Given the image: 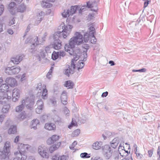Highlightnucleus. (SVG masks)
I'll list each match as a JSON object with an SVG mask.
<instances>
[{"mask_svg":"<svg viewBox=\"0 0 160 160\" xmlns=\"http://www.w3.org/2000/svg\"><path fill=\"white\" fill-rule=\"evenodd\" d=\"M11 98V97L7 94H4V96L0 94V104H3Z\"/></svg>","mask_w":160,"mask_h":160,"instance_id":"obj_16","label":"nucleus"},{"mask_svg":"<svg viewBox=\"0 0 160 160\" xmlns=\"http://www.w3.org/2000/svg\"><path fill=\"white\" fill-rule=\"evenodd\" d=\"M37 45H34V44H32L30 48H29V51L31 52H32L33 49H35V47Z\"/></svg>","mask_w":160,"mask_h":160,"instance_id":"obj_59","label":"nucleus"},{"mask_svg":"<svg viewBox=\"0 0 160 160\" xmlns=\"http://www.w3.org/2000/svg\"><path fill=\"white\" fill-rule=\"evenodd\" d=\"M154 117L152 113H148L145 115L143 119L145 121H147L148 122H150L154 119Z\"/></svg>","mask_w":160,"mask_h":160,"instance_id":"obj_21","label":"nucleus"},{"mask_svg":"<svg viewBox=\"0 0 160 160\" xmlns=\"http://www.w3.org/2000/svg\"><path fill=\"white\" fill-rule=\"evenodd\" d=\"M10 106L9 104L3 105L2 109V111L3 113H6L8 112Z\"/></svg>","mask_w":160,"mask_h":160,"instance_id":"obj_34","label":"nucleus"},{"mask_svg":"<svg viewBox=\"0 0 160 160\" xmlns=\"http://www.w3.org/2000/svg\"><path fill=\"white\" fill-rule=\"evenodd\" d=\"M51 48L50 46H47L45 48V51L47 53L50 52V51Z\"/></svg>","mask_w":160,"mask_h":160,"instance_id":"obj_62","label":"nucleus"},{"mask_svg":"<svg viewBox=\"0 0 160 160\" xmlns=\"http://www.w3.org/2000/svg\"><path fill=\"white\" fill-rule=\"evenodd\" d=\"M91 160H103L100 157H96L93 159L92 158Z\"/></svg>","mask_w":160,"mask_h":160,"instance_id":"obj_64","label":"nucleus"},{"mask_svg":"<svg viewBox=\"0 0 160 160\" xmlns=\"http://www.w3.org/2000/svg\"><path fill=\"white\" fill-rule=\"evenodd\" d=\"M23 57V55H18L15 57L12 58L11 59V62L14 64H18L22 60Z\"/></svg>","mask_w":160,"mask_h":160,"instance_id":"obj_12","label":"nucleus"},{"mask_svg":"<svg viewBox=\"0 0 160 160\" xmlns=\"http://www.w3.org/2000/svg\"><path fill=\"white\" fill-rule=\"evenodd\" d=\"M95 15V14L94 13H92V14L90 13L89 14L88 16V19L89 20H91L92 19L94 18V16Z\"/></svg>","mask_w":160,"mask_h":160,"instance_id":"obj_51","label":"nucleus"},{"mask_svg":"<svg viewBox=\"0 0 160 160\" xmlns=\"http://www.w3.org/2000/svg\"><path fill=\"white\" fill-rule=\"evenodd\" d=\"M74 72L73 70L71 69L69 66L68 68L65 70L64 73L67 76H69L70 74H72Z\"/></svg>","mask_w":160,"mask_h":160,"instance_id":"obj_35","label":"nucleus"},{"mask_svg":"<svg viewBox=\"0 0 160 160\" xmlns=\"http://www.w3.org/2000/svg\"><path fill=\"white\" fill-rule=\"evenodd\" d=\"M16 3L14 2H11L9 5L8 9L11 14H13L15 13L16 11L15 7Z\"/></svg>","mask_w":160,"mask_h":160,"instance_id":"obj_17","label":"nucleus"},{"mask_svg":"<svg viewBox=\"0 0 160 160\" xmlns=\"http://www.w3.org/2000/svg\"><path fill=\"white\" fill-rule=\"evenodd\" d=\"M77 9L78 6H71L70 10H69L70 15H72L74 14Z\"/></svg>","mask_w":160,"mask_h":160,"instance_id":"obj_33","label":"nucleus"},{"mask_svg":"<svg viewBox=\"0 0 160 160\" xmlns=\"http://www.w3.org/2000/svg\"><path fill=\"white\" fill-rule=\"evenodd\" d=\"M52 160H67V157L65 155L60 156L55 155L52 158Z\"/></svg>","mask_w":160,"mask_h":160,"instance_id":"obj_23","label":"nucleus"},{"mask_svg":"<svg viewBox=\"0 0 160 160\" xmlns=\"http://www.w3.org/2000/svg\"><path fill=\"white\" fill-rule=\"evenodd\" d=\"M102 144L101 142H97L93 144L92 145V148L96 150L99 149L101 147Z\"/></svg>","mask_w":160,"mask_h":160,"instance_id":"obj_30","label":"nucleus"},{"mask_svg":"<svg viewBox=\"0 0 160 160\" xmlns=\"http://www.w3.org/2000/svg\"><path fill=\"white\" fill-rule=\"evenodd\" d=\"M77 143L76 141H74L72 144L70 146V148L71 149H73L75 146L77 144Z\"/></svg>","mask_w":160,"mask_h":160,"instance_id":"obj_56","label":"nucleus"},{"mask_svg":"<svg viewBox=\"0 0 160 160\" xmlns=\"http://www.w3.org/2000/svg\"><path fill=\"white\" fill-rule=\"evenodd\" d=\"M11 148L10 142H6L4 144L3 150L0 151V158L1 160H7L8 159Z\"/></svg>","mask_w":160,"mask_h":160,"instance_id":"obj_5","label":"nucleus"},{"mask_svg":"<svg viewBox=\"0 0 160 160\" xmlns=\"http://www.w3.org/2000/svg\"><path fill=\"white\" fill-rule=\"evenodd\" d=\"M153 151L152 150H150L148 151V153L149 157H152L153 154Z\"/></svg>","mask_w":160,"mask_h":160,"instance_id":"obj_63","label":"nucleus"},{"mask_svg":"<svg viewBox=\"0 0 160 160\" xmlns=\"http://www.w3.org/2000/svg\"><path fill=\"white\" fill-rule=\"evenodd\" d=\"M83 42L82 35L80 32H76L73 37L69 40L68 44H66L65 47V50L67 52L72 49L75 45H80Z\"/></svg>","mask_w":160,"mask_h":160,"instance_id":"obj_2","label":"nucleus"},{"mask_svg":"<svg viewBox=\"0 0 160 160\" xmlns=\"http://www.w3.org/2000/svg\"><path fill=\"white\" fill-rule=\"evenodd\" d=\"M89 2H87V7H88V8H91V10L95 12H97L98 9L97 5L95 3L89 4Z\"/></svg>","mask_w":160,"mask_h":160,"instance_id":"obj_22","label":"nucleus"},{"mask_svg":"<svg viewBox=\"0 0 160 160\" xmlns=\"http://www.w3.org/2000/svg\"><path fill=\"white\" fill-rule=\"evenodd\" d=\"M21 91L17 88H14L12 91V100L14 102H16L19 99L20 96Z\"/></svg>","mask_w":160,"mask_h":160,"instance_id":"obj_10","label":"nucleus"},{"mask_svg":"<svg viewBox=\"0 0 160 160\" xmlns=\"http://www.w3.org/2000/svg\"><path fill=\"white\" fill-rule=\"evenodd\" d=\"M82 47L85 49L86 51H85V52L86 53V52L88 49L89 48V45L87 44H84L83 45Z\"/></svg>","mask_w":160,"mask_h":160,"instance_id":"obj_57","label":"nucleus"},{"mask_svg":"<svg viewBox=\"0 0 160 160\" xmlns=\"http://www.w3.org/2000/svg\"><path fill=\"white\" fill-rule=\"evenodd\" d=\"M43 108H41L40 106L39 107H37L36 109V112L37 113L39 114L42 112V109Z\"/></svg>","mask_w":160,"mask_h":160,"instance_id":"obj_53","label":"nucleus"},{"mask_svg":"<svg viewBox=\"0 0 160 160\" xmlns=\"http://www.w3.org/2000/svg\"><path fill=\"white\" fill-rule=\"evenodd\" d=\"M74 85L73 82L70 80L66 81L65 82L64 86L68 89H72L73 88Z\"/></svg>","mask_w":160,"mask_h":160,"instance_id":"obj_27","label":"nucleus"},{"mask_svg":"<svg viewBox=\"0 0 160 160\" xmlns=\"http://www.w3.org/2000/svg\"><path fill=\"white\" fill-rule=\"evenodd\" d=\"M50 102L53 104V105H55L57 103V101L56 99L54 98H52L50 99Z\"/></svg>","mask_w":160,"mask_h":160,"instance_id":"obj_55","label":"nucleus"},{"mask_svg":"<svg viewBox=\"0 0 160 160\" xmlns=\"http://www.w3.org/2000/svg\"><path fill=\"white\" fill-rule=\"evenodd\" d=\"M34 103V100L33 96L27 97L25 99L22 100L21 105L17 106L16 108V112H21L24 108V105H26L27 108L30 110L33 108V106Z\"/></svg>","mask_w":160,"mask_h":160,"instance_id":"obj_3","label":"nucleus"},{"mask_svg":"<svg viewBox=\"0 0 160 160\" xmlns=\"http://www.w3.org/2000/svg\"><path fill=\"white\" fill-rule=\"evenodd\" d=\"M54 0H43L41 3L42 6L45 8L51 7L52 5L50 2H54Z\"/></svg>","mask_w":160,"mask_h":160,"instance_id":"obj_15","label":"nucleus"},{"mask_svg":"<svg viewBox=\"0 0 160 160\" xmlns=\"http://www.w3.org/2000/svg\"><path fill=\"white\" fill-rule=\"evenodd\" d=\"M90 33L87 32L84 33V37L83 38V40L85 42H88L90 38Z\"/></svg>","mask_w":160,"mask_h":160,"instance_id":"obj_38","label":"nucleus"},{"mask_svg":"<svg viewBox=\"0 0 160 160\" xmlns=\"http://www.w3.org/2000/svg\"><path fill=\"white\" fill-rule=\"evenodd\" d=\"M20 68L18 66H14L11 67H8L5 70V72L9 75L16 74L20 71Z\"/></svg>","mask_w":160,"mask_h":160,"instance_id":"obj_8","label":"nucleus"},{"mask_svg":"<svg viewBox=\"0 0 160 160\" xmlns=\"http://www.w3.org/2000/svg\"><path fill=\"white\" fill-rule=\"evenodd\" d=\"M61 99L62 103L63 104H66L67 98L65 91L63 92L61 96Z\"/></svg>","mask_w":160,"mask_h":160,"instance_id":"obj_24","label":"nucleus"},{"mask_svg":"<svg viewBox=\"0 0 160 160\" xmlns=\"http://www.w3.org/2000/svg\"><path fill=\"white\" fill-rule=\"evenodd\" d=\"M59 57L58 52H53L52 54V58L53 60H55Z\"/></svg>","mask_w":160,"mask_h":160,"instance_id":"obj_42","label":"nucleus"},{"mask_svg":"<svg viewBox=\"0 0 160 160\" xmlns=\"http://www.w3.org/2000/svg\"><path fill=\"white\" fill-rule=\"evenodd\" d=\"M46 85L43 86V90L42 93V96L44 99H46L48 97V91L46 88Z\"/></svg>","mask_w":160,"mask_h":160,"instance_id":"obj_25","label":"nucleus"},{"mask_svg":"<svg viewBox=\"0 0 160 160\" xmlns=\"http://www.w3.org/2000/svg\"><path fill=\"white\" fill-rule=\"evenodd\" d=\"M58 145H54L50 147L49 148V151L51 153H52L54 151L57 149L61 144V143L60 142L58 143Z\"/></svg>","mask_w":160,"mask_h":160,"instance_id":"obj_31","label":"nucleus"},{"mask_svg":"<svg viewBox=\"0 0 160 160\" xmlns=\"http://www.w3.org/2000/svg\"><path fill=\"white\" fill-rule=\"evenodd\" d=\"M15 20L14 18H11V19L10 20L9 22L8 23V25L10 26L14 24L15 23Z\"/></svg>","mask_w":160,"mask_h":160,"instance_id":"obj_58","label":"nucleus"},{"mask_svg":"<svg viewBox=\"0 0 160 160\" xmlns=\"http://www.w3.org/2000/svg\"><path fill=\"white\" fill-rule=\"evenodd\" d=\"M37 104L38 106L37 107L40 106L42 108H43V102L41 99H39L37 101Z\"/></svg>","mask_w":160,"mask_h":160,"instance_id":"obj_45","label":"nucleus"},{"mask_svg":"<svg viewBox=\"0 0 160 160\" xmlns=\"http://www.w3.org/2000/svg\"><path fill=\"white\" fill-rule=\"evenodd\" d=\"M39 123V121L38 119H36L33 120L31 122L30 128H33L34 129H37V126Z\"/></svg>","mask_w":160,"mask_h":160,"instance_id":"obj_26","label":"nucleus"},{"mask_svg":"<svg viewBox=\"0 0 160 160\" xmlns=\"http://www.w3.org/2000/svg\"><path fill=\"white\" fill-rule=\"evenodd\" d=\"M102 153L106 159H109L112 155V151L110 146L105 145L102 147Z\"/></svg>","mask_w":160,"mask_h":160,"instance_id":"obj_7","label":"nucleus"},{"mask_svg":"<svg viewBox=\"0 0 160 160\" xmlns=\"http://www.w3.org/2000/svg\"><path fill=\"white\" fill-rule=\"evenodd\" d=\"M30 146L28 144H25L22 143H19L18 146V149L19 151L15 152L14 154L15 155L21 158V160H25L27 158V156L26 151L27 150L30 148Z\"/></svg>","mask_w":160,"mask_h":160,"instance_id":"obj_4","label":"nucleus"},{"mask_svg":"<svg viewBox=\"0 0 160 160\" xmlns=\"http://www.w3.org/2000/svg\"><path fill=\"white\" fill-rule=\"evenodd\" d=\"M58 52L59 57H64L66 55L65 52L62 51H60V52Z\"/></svg>","mask_w":160,"mask_h":160,"instance_id":"obj_50","label":"nucleus"},{"mask_svg":"<svg viewBox=\"0 0 160 160\" xmlns=\"http://www.w3.org/2000/svg\"><path fill=\"white\" fill-rule=\"evenodd\" d=\"M29 41H30V43L31 44L38 45L39 44V42L38 40V37L37 36H34Z\"/></svg>","mask_w":160,"mask_h":160,"instance_id":"obj_28","label":"nucleus"},{"mask_svg":"<svg viewBox=\"0 0 160 160\" xmlns=\"http://www.w3.org/2000/svg\"><path fill=\"white\" fill-rule=\"evenodd\" d=\"M119 142V138L116 137L113 139L110 142V143L111 146L114 148H116L118 145Z\"/></svg>","mask_w":160,"mask_h":160,"instance_id":"obj_18","label":"nucleus"},{"mask_svg":"<svg viewBox=\"0 0 160 160\" xmlns=\"http://www.w3.org/2000/svg\"><path fill=\"white\" fill-rule=\"evenodd\" d=\"M77 123L75 121H74L73 118L72 119V121L71 123V124L69 125L68 126V128H71L73 126H77Z\"/></svg>","mask_w":160,"mask_h":160,"instance_id":"obj_46","label":"nucleus"},{"mask_svg":"<svg viewBox=\"0 0 160 160\" xmlns=\"http://www.w3.org/2000/svg\"><path fill=\"white\" fill-rule=\"evenodd\" d=\"M157 154L159 157L158 158V160H160V147H158L157 150Z\"/></svg>","mask_w":160,"mask_h":160,"instance_id":"obj_61","label":"nucleus"},{"mask_svg":"<svg viewBox=\"0 0 160 160\" xmlns=\"http://www.w3.org/2000/svg\"><path fill=\"white\" fill-rule=\"evenodd\" d=\"M9 88L8 86L6 84H3L0 86V94L4 96L8 91Z\"/></svg>","mask_w":160,"mask_h":160,"instance_id":"obj_13","label":"nucleus"},{"mask_svg":"<svg viewBox=\"0 0 160 160\" xmlns=\"http://www.w3.org/2000/svg\"><path fill=\"white\" fill-rule=\"evenodd\" d=\"M60 138L59 136L54 135H52L51 137L49 138L47 141L48 144L50 145L53 143Z\"/></svg>","mask_w":160,"mask_h":160,"instance_id":"obj_14","label":"nucleus"},{"mask_svg":"<svg viewBox=\"0 0 160 160\" xmlns=\"http://www.w3.org/2000/svg\"><path fill=\"white\" fill-rule=\"evenodd\" d=\"M80 133V130L79 129H77L75 130L72 134V136L74 137H76Z\"/></svg>","mask_w":160,"mask_h":160,"instance_id":"obj_44","label":"nucleus"},{"mask_svg":"<svg viewBox=\"0 0 160 160\" xmlns=\"http://www.w3.org/2000/svg\"><path fill=\"white\" fill-rule=\"evenodd\" d=\"M45 52L44 51H41L40 52V54L38 55L37 57L39 61H40L42 58H43L45 57Z\"/></svg>","mask_w":160,"mask_h":160,"instance_id":"obj_39","label":"nucleus"},{"mask_svg":"<svg viewBox=\"0 0 160 160\" xmlns=\"http://www.w3.org/2000/svg\"><path fill=\"white\" fill-rule=\"evenodd\" d=\"M5 82L8 83L11 87H13L16 84V81L15 79L13 78H7Z\"/></svg>","mask_w":160,"mask_h":160,"instance_id":"obj_19","label":"nucleus"},{"mask_svg":"<svg viewBox=\"0 0 160 160\" xmlns=\"http://www.w3.org/2000/svg\"><path fill=\"white\" fill-rule=\"evenodd\" d=\"M26 8V7L22 3L19 6L17 9V10L18 12H22L25 11Z\"/></svg>","mask_w":160,"mask_h":160,"instance_id":"obj_36","label":"nucleus"},{"mask_svg":"<svg viewBox=\"0 0 160 160\" xmlns=\"http://www.w3.org/2000/svg\"><path fill=\"white\" fill-rule=\"evenodd\" d=\"M61 27H62V31H58L53 35L54 42L52 44V47L55 49L58 50L61 48L62 42L59 38L62 36L64 38H66L70 33L72 26L69 25H65L63 23L61 25Z\"/></svg>","mask_w":160,"mask_h":160,"instance_id":"obj_1","label":"nucleus"},{"mask_svg":"<svg viewBox=\"0 0 160 160\" xmlns=\"http://www.w3.org/2000/svg\"><path fill=\"white\" fill-rule=\"evenodd\" d=\"M18 118L20 121H22L25 118H27L26 112H22L18 116Z\"/></svg>","mask_w":160,"mask_h":160,"instance_id":"obj_32","label":"nucleus"},{"mask_svg":"<svg viewBox=\"0 0 160 160\" xmlns=\"http://www.w3.org/2000/svg\"><path fill=\"white\" fill-rule=\"evenodd\" d=\"M4 6L1 4H0V16L4 10Z\"/></svg>","mask_w":160,"mask_h":160,"instance_id":"obj_54","label":"nucleus"},{"mask_svg":"<svg viewBox=\"0 0 160 160\" xmlns=\"http://www.w3.org/2000/svg\"><path fill=\"white\" fill-rule=\"evenodd\" d=\"M72 49H70V51L69 53L71 55L73 56V58L72 60V62H73V61H77L78 59L79 58L81 59H82L83 58V52H85V51H84L82 52V51L80 49H77L74 50H73Z\"/></svg>","mask_w":160,"mask_h":160,"instance_id":"obj_6","label":"nucleus"},{"mask_svg":"<svg viewBox=\"0 0 160 160\" xmlns=\"http://www.w3.org/2000/svg\"><path fill=\"white\" fill-rule=\"evenodd\" d=\"M62 16L64 18H66L70 15L69 10L65 9L63 12L62 13Z\"/></svg>","mask_w":160,"mask_h":160,"instance_id":"obj_37","label":"nucleus"},{"mask_svg":"<svg viewBox=\"0 0 160 160\" xmlns=\"http://www.w3.org/2000/svg\"><path fill=\"white\" fill-rule=\"evenodd\" d=\"M141 21V19L140 18H138V19L137 20L136 22L133 21L130 23L129 24V25L130 26V27H134V26H136L137 24H138L139 22Z\"/></svg>","mask_w":160,"mask_h":160,"instance_id":"obj_40","label":"nucleus"},{"mask_svg":"<svg viewBox=\"0 0 160 160\" xmlns=\"http://www.w3.org/2000/svg\"><path fill=\"white\" fill-rule=\"evenodd\" d=\"M43 148L41 146H39L38 149V152L39 153H41V152L44 151Z\"/></svg>","mask_w":160,"mask_h":160,"instance_id":"obj_60","label":"nucleus"},{"mask_svg":"<svg viewBox=\"0 0 160 160\" xmlns=\"http://www.w3.org/2000/svg\"><path fill=\"white\" fill-rule=\"evenodd\" d=\"M43 18H42V17H38L35 21V24L37 25H38L40 23L42 20L43 19Z\"/></svg>","mask_w":160,"mask_h":160,"instance_id":"obj_48","label":"nucleus"},{"mask_svg":"<svg viewBox=\"0 0 160 160\" xmlns=\"http://www.w3.org/2000/svg\"><path fill=\"white\" fill-rule=\"evenodd\" d=\"M39 154L42 157L48 158V155L46 150H44L41 152V153H39Z\"/></svg>","mask_w":160,"mask_h":160,"instance_id":"obj_43","label":"nucleus"},{"mask_svg":"<svg viewBox=\"0 0 160 160\" xmlns=\"http://www.w3.org/2000/svg\"><path fill=\"white\" fill-rule=\"evenodd\" d=\"M80 157L82 158H88L90 157L91 155L87 152H83L81 154Z\"/></svg>","mask_w":160,"mask_h":160,"instance_id":"obj_41","label":"nucleus"},{"mask_svg":"<svg viewBox=\"0 0 160 160\" xmlns=\"http://www.w3.org/2000/svg\"><path fill=\"white\" fill-rule=\"evenodd\" d=\"M83 55L84 56L83 58H82V59L80 60H79L78 63L77 68H78V70L82 69L84 66L85 64L82 61H85L86 60V58H87V53L84 52H83Z\"/></svg>","mask_w":160,"mask_h":160,"instance_id":"obj_11","label":"nucleus"},{"mask_svg":"<svg viewBox=\"0 0 160 160\" xmlns=\"http://www.w3.org/2000/svg\"><path fill=\"white\" fill-rule=\"evenodd\" d=\"M64 113L67 116H68L69 115V111L67 107H65L63 109Z\"/></svg>","mask_w":160,"mask_h":160,"instance_id":"obj_47","label":"nucleus"},{"mask_svg":"<svg viewBox=\"0 0 160 160\" xmlns=\"http://www.w3.org/2000/svg\"><path fill=\"white\" fill-rule=\"evenodd\" d=\"M133 72H144L146 71V69L145 68H143L139 70L133 69L132 70Z\"/></svg>","mask_w":160,"mask_h":160,"instance_id":"obj_49","label":"nucleus"},{"mask_svg":"<svg viewBox=\"0 0 160 160\" xmlns=\"http://www.w3.org/2000/svg\"><path fill=\"white\" fill-rule=\"evenodd\" d=\"M45 128L48 130H52L56 129V125L53 123H46L44 126Z\"/></svg>","mask_w":160,"mask_h":160,"instance_id":"obj_20","label":"nucleus"},{"mask_svg":"<svg viewBox=\"0 0 160 160\" xmlns=\"http://www.w3.org/2000/svg\"><path fill=\"white\" fill-rule=\"evenodd\" d=\"M17 132V128L16 126H11L8 130V133L9 134H14Z\"/></svg>","mask_w":160,"mask_h":160,"instance_id":"obj_29","label":"nucleus"},{"mask_svg":"<svg viewBox=\"0 0 160 160\" xmlns=\"http://www.w3.org/2000/svg\"><path fill=\"white\" fill-rule=\"evenodd\" d=\"M90 33V42L92 44H95L97 41V39L95 37L94 33L95 32V29L93 27L91 26L89 28Z\"/></svg>","mask_w":160,"mask_h":160,"instance_id":"obj_9","label":"nucleus"},{"mask_svg":"<svg viewBox=\"0 0 160 160\" xmlns=\"http://www.w3.org/2000/svg\"><path fill=\"white\" fill-rule=\"evenodd\" d=\"M73 61V62L71 61V63L70 66V68L71 69L73 70V71L74 72V69L75 68V64L74 63V61Z\"/></svg>","mask_w":160,"mask_h":160,"instance_id":"obj_52","label":"nucleus"}]
</instances>
